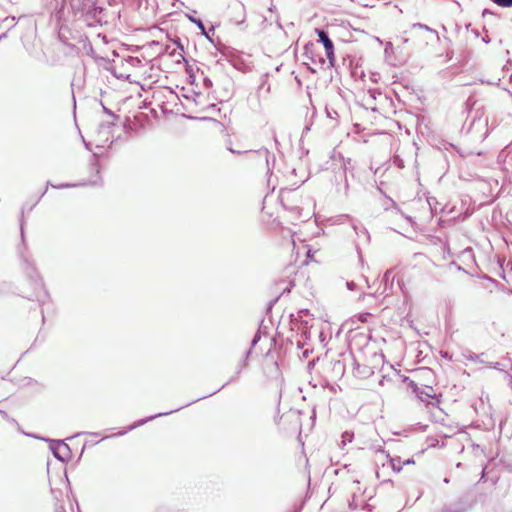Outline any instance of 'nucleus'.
Here are the masks:
<instances>
[{"mask_svg":"<svg viewBox=\"0 0 512 512\" xmlns=\"http://www.w3.org/2000/svg\"><path fill=\"white\" fill-rule=\"evenodd\" d=\"M316 33L319 37V40L322 42L326 56L331 64L335 61V54H334V45L331 39L328 37V35L320 29H316Z\"/></svg>","mask_w":512,"mask_h":512,"instance_id":"obj_1","label":"nucleus"},{"mask_svg":"<svg viewBox=\"0 0 512 512\" xmlns=\"http://www.w3.org/2000/svg\"><path fill=\"white\" fill-rule=\"evenodd\" d=\"M410 387L413 389V391L418 395V397L422 400V401H426L428 400L429 398H435L436 400V404H439L440 403V400L439 398L437 397L433 387L431 386H426L425 388L423 389H420L417 384H415L413 381L410 382Z\"/></svg>","mask_w":512,"mask_h":512,"instance_id":"obj_2","label":"nucleus"},{"mask_svg":"<svg viewBox=\"0 0 512 512\" xmlns=\"http://www.w3.org/2000/svg\"><path fill=\"white\" fill-rule=\"evenodd\" d=\"M493 2L502 7L512 6V0H493Z\"/></svg>","mask_w":512,"mask_h":512,"instance_id":"obj_3","label":"nucleus"},{"mask_svg":"<svg viewBox=\"0 0 512 512\" xmlns=\"http://www.w3.org/2000/svg\"><path fill=\"white\" fill-rule=\"evenodd\" d=\"M94 171H95V173H96L97 179H96V180H94V181L92 182V184H93V185H97L98 183H100V182H101L100 169H99L98 165H95V167H94Z\"/></svg>","mask_w":512,"mask_h":512,"instance_id":"obj_4","label":"nucleus"},{"mask_svg":"<svg viewBox=\"0 0 512 512\" xmlns=\"http://www.w3.org/2000/svg\"><path fill=\"white\" fill-rule=\"evenodd\" d=\"M403 464H404V465H407V464H414V460H412V459H408V460H406Z\"/></svg>","mask_w":512,"mask_h":512,"instance_id":"obj_5","label":"nucleus"},{"mask_svg":"<svg viewBox=\"0 0 512 512\" xmlns=\"http://www.w3.org/2000/svg\"><path fill=\"white\" fill-rule=\"evenodd\" d=\"M392 467H393L394 469L396 468V465H395V463H394V462H393V464H392Z\"/></svg>","mask_w":512,"mask_h":512,"instance_id":"obj_6","label":"nucleus"}]
</instances>
